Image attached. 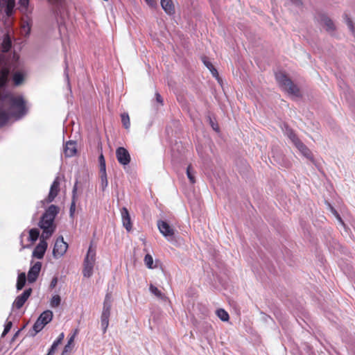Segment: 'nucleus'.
<instances>
[{
    "label": "nucleus",
    "mask_w": 355,
    "mask_h": 355,
    "mask_svg": "<svg viewBox=\"0 0 355 355\" xmlns=\"http://www.w3.org/2000/svg\"><path fill=\"white\" fill-rule=\"evenodd\" d=\"M59 211L58 206L51 205L43 214L39 223V226L42 230V239H49L55 232L56 225L54 220Z\"/></svg>",
    "instance_id": "nucleus-1"
},
{
    "label": "nucleus",
    "mask_w": 355,
    "mask_h": 355,
    "mask_svg": "<svg viewBox=\"0 0 355 355\" xmlns=\"http://www.w3.org/2000/svg\"><path fill=\"white\" fill-rule=\"evenodd\" d=\"M0 105L9 106L14 116L21 117L26 112L25 101L21 96H14L11 93H0Z\"/></svg>",
    "instance_id": "nucleus-2"
},
{
    "label": "nucleus",
    "mask_w": 355,
    "mask_h": 355,
    "mask_svg": "<svg viewBox=\"0 0 355 355\" xmlns=\"http://www.w3.org/2000/svg\"><path fill=\"white\" fill-rule=\"evenodd\" d=\"M275 78L279 86L290 94L299 96L300 91L298 87L288 77L284 72H277Z\"/></svg>",
    "instance_id": "nucleus-3"
},
{
    "label": "nucleus",
    "mask_w": 355,
    "mask_h": 355,
    "mask_svg": "<svg viewBox=\"0 0 355 355\" xmlns=\"http://www.w3.org/2000/svg\"><path fill=\"white\" fill-rule=\"evenodd\" d=\"M111 306V296L110 294H107L104 300L103 311L101 316V323L103 334L106 332L109 326Z\"/></svg>",
    "instance_id": "nucleus-4"
},
{
    "label": "nucleus",
    "mask_w": 355,
    "mask_h": 355,
    "mask_svg": "<svg viewBox=\"0 0 355 355\" xmlns=\"http://www.w3.org/2000/svg\"><path fill=\"white\" fill-rule=\"evenodd\" d=\"M53 313L47 310L41 313L33 325V329L36 333L40 332L46 324L51 321Z\"/></svg>",
    "instance_id": "nucleus-5"
},
{
    "label": "nucleus",
    "mask_w": 355,
    "mask_h": 355,
    "mask_svg": "<svg viewBox=\"0 0 355 355\" xmlns=\"http://www.w3.org/2000/svg\"><path fill=\"white\" fill-rule=\"evenodd\" d=\"M60 178L56 177L50 187L48 196L44 200V203H51L53 202L60 192Z\"/></svg>",
    "instance_id": "nucleus-6"
},
{
    "label": "nucleus",
    "mask_w": 355,
    "mask_h": 355,
    "mask_svg": "<svg viewBox=\"0 0 355 355\" xmlns=\"http://www.w3.org/2000/svg\"><path fill=\"white\" fill-rule=\"evenodd\" d=\"M99 177L101 189L105 191L108 185L105 157H99Z\"/></svg>",
    "instance_id": "nucleus-7"
},
{
    "label": "nucleus",
    "mask_w": 355,
    "mask_h": 355,
    "mask_svg": "<svg viewBox=\"0 0 355 355\" xmlns=\"http://www.w3.org/2000/svg\"><path fill=\"white\" fill-rule=\"evenodd\" d=\"M67 248L68 244L64 241L62 236H60L55 243L53 254L55 257H60L67 252Z\"/></svg>",
    "instance_id": "nucleus-8"
},
{
    "label": "nucleus",
    "mask_w": 355,
    "mask_h": 355,
    "mask_svg": "<svg viewBox=\"0 0 355 355\" xmlns=\"http://www.w3.org/2000/svg\"><path fill=\"white\" fill-rule=\"evenodd\" d=\"M32 293V288L25 290L21 295L17 296L13 302V306L17 309H21Z\"/></svg>",
    "instance_id": "nucleus-9"
},
{
    "label": "nucleus",
    "mask_w": 355,
    "mask_h": 355,
    "mask_svg": "<svg viewBox=\"0 0 355 355\" xmlns=\"http://www.w3.org/2000/svg\"><path fill=\"white\" fill-rule=\"evenodd\" d=\"M42 268V263L40 261L36 262L33 266H32L28 272V282L29 283L35 282Z\"/></svg>",
    "instance_id": "nucleus-10"
},
{
    "label": "nucleus",
    "mask_w": 355,
    "mask_h": 355,
    "mask_svg": "<svg viewBox=\"0 0 355 355\" xmlns=\"http://www.w3.org/2000/svg\"><path fill=\"white\" fill-rule=\"evenodd\" d=\"M157 227L160 233L165 237L173 236L174 235V230L169 225V224L164 221L159 220L157 221Z\"/></svg>",
    "instance_id": "nucleus-11"
},
{
    "label": "nucleus",
    "mask_w": 355,
    "mask_h": 355,
    "mask_svg": "<svg viewBox=\"0 0 355 355\" xmlns=\"http://www.w3.org/2000/svg\"><path fill=\"white\" fill-rule=\"evenodd\" d=\"M46 239H43L41 238L40 242L39 244L35 248L33 252V257H36L37 259H42L44 253L47 248V243L46 241Z\"/></svg>",
    "instance_id": "nucleus-12"
},
{
    "label": "nucleus",
    "mask_w": 355,
    "mask_h": 355,
    "mask_svg": "<svg viewBox=\"0 0 355 355\" xmlns=\"http://www.w3.org/2000/svg\"><path fill=\"white\" fill-rule=\"evenodd\" d=\"M78 143L73 140H69L64 144L63 150L65 155H76L78 153Z\"/></svg>",
    "instance_id": "nucleus-13"
},
{
    "label": "nucleus",
    "mask_w": 355,
    "mask_h": 355,
    "mask_svg": "<svg viewBox=\"0 0 355 355\" xmlns=\"http://www.w3.org/2000/svg\"><path fill=\"white\" fill-rule=\"evenodd\" d=\"M121 214L122 218V223L123 227L128 232H130L132 228L130 216L127 208L123 207L121 209Z\"/></svg>",
    "instance_id": "nucleus-14"
},
{
    "label": "nucleus",
    "mask_w": 355,
    "mask_h": 355,
    "mask_svg": "<svg viewBox=\"0 0 355 355\" xmlns=\"http://www.w3.org/2000/svg\"><path fill=\"white\" fill-rule=\"evenodd\" d=\"M84 262L87 263H92L95 265L96 262V249L93 248L92 243L90 244L87 253L84 259Z\"/></svg>",
    "instance_id": "nucleus-15"
},
{
    "label": "nucleus",
    "mask_w": 355,
    "mask_h": 355,
    "mask_svg": "<svg viewBox=\"0 0 355 355\" xmlns=\"http://www.w3.org/2000/svg\"><path fill=\"white\" fill-rule=\"evenodd\" d=\"M161 6L168 15H171L175 13V6L172 0H161Z\"/></svg>",
    "instance_id": "nucleus-16"
},
{
    "label": "nucleus",
    "mask_w": 355,
    "mask_h": 355,
    "mask_svg": "<svg viewBox=\"0 0 355 355\" xmlns=\"http://www.w3.org/2000/svg\"><path fill=\"white\" fill-rule=\"evenodd\" d=\"M6 108V105H0V127L5 125L10 118L9 112Z\"/></svg>",
    "instance_id": "nucleus-17"
},
{
    "label": "nucleus",
    "mask_w": 355,
    "mask_h": 355,
    "mask_svg": "<svg viewBox=\"0 0 355 355\" xmlns=\"http://www.w3.org/2000/svg\"><path fill=\"white\" fill-rule=\"evenodd\" d=\"M10 73V69L8 67H3L0 71V88L6 86Z\"/></svg>",
    "instance_id": "nucleus-18"
},
{
    "label": "nucleus",
    "mask_w": 355,
    "mask_h": 355,
    "mask_svg": "<svg viewBox=\"0 0 355 355\" xmlns=\"http://www.w3.org/2000/svg\"><path fill=\"white\" fill-rule=\"evenodd\" d=\"M321 24L325 27L327 31H333L335 30V26L331 19L325 15L320 17Z\"/></svg>",
    "instance_id": "nucleus-19"
},
{
    "label": "nucleus",
    "mask_w": 355,
    "mask_h": 355,
    "mask_svg": "<svg viewBox=\"0 0 355 355\" xmlns=\"http://www.w3.org/2000/svg\"><path fill=\"white\" fill-rule=\"evenodd\" d=\"M94 266V265L92 263H87L86 262H83V276L86 277H90L93 274Z\"/></svg>",
    "instance_id": "nucleus-20"
},
{
    "label": "nucleus",
    "mask_w": 355,
    "mask_h": 355,
    "mask_svg": "<svg viewBox=\"0 0 355 355\" xmlns=\"http://www.w3.org/2000/svg\"><path fill=\"white\" fill-rule=\"evenodd\" d=\"M12 81L15 86L21 85L24 81V76L21 72L17 71L12 76Z\"/></svg>",
    "instance_id": "nucleus-21"
},
{
    "label": "nucleus",
    "mask_w": 355,
    "mask_h": 355,
    "mask_svg": "<svg viewBox=\"0 0 355 355\" xmlns=\"http://www.w3.org/2000/svg\"><path fill=\"white\" fill-rule=\"evenodd\" d=\"M26 277L25 272H21L20 274H19L16 285L17 289L18 291H20L24 288L26 284Z\"/></svg>",
    "instance_id": "nucleus-22"
},
{
    "label": "nucleus",
    "mask_w": 355,
    "mask_h": 355,
    "mask_svg": "<svg viewBox=\"0 0 355 355\" xmlns=\"http://www.w3.org/2000/svg\"><path fill=\"white\" fill-rule=\"evenodd\" d=\"M78 334V330L76 329L74 330V332L69 338L67 344L64 346V348L63 350V354L71 351V345L73 344V343L74 341V338Z\"/></svg>",
    "instance_id": "nucleus-23"
},
{
    "label": "nucleus",
    "mask_w": 355,
    "mask_h": 355,
    "mask_svg": "<svg viewBox=\"0 0 355 355\" xmlns=\"http://www.w3.org/2000/svg\"><path fill=\"white\" fill-rule=\"evenodd\" d=\"M6 4V13L9 17L11 16L13 12V9L15 5V0H3Z\"/></svg>",
    "instance_id": "nucleus-24"
},
{
    "label": "nucleus",
    "mask_w": 355,
    "mask_h": 355,
    "mask_svg": "<svg viewBox=\"0 0 355 355\" xmlns=\"http://www.w3.org/2000/svg\"><path fill=\"white\" fill-rule=\"evenodd\" d=\"M64 338V333H61L58 338L53 342L52 344L51 348L49 349L50 354H54L57 347L62 342L63 339Z\"/></svg>",
    "instance_id": "nucleus-25"
},
{
    "label": "nucleus",
    "mask_w": 355,
    "mask_h": 355,
    "mask_svg": "<svg viewBox=\"0 0 355 355\" xmlns=\"http://www.w3.org/2000/svg\"><path fill=\"white\" fill-rule=\"evenodd\" d=\"M150 291L155 295L159 299H164L165 295L164 293H162L161 291H159L156 286H155L153 284H150L149 286Z\"/></svg>",
    "instance_id": "nucleus-26"
},
{
    "label": "nucleus",
    "mask_w": 355,
    "mask_h": 355,
    "mask_svg": "<svg viewBox=\"0 0 355 355\" xmlns=\"http://www.w3.org/2000/svg\"><path fill=\"white\" fill-rule=\"evenodd\" d=\"M121 122L123 124V126L128 130L130 127V116L128 113H123L121 114Z\"/></svg>",
    "instance_id": "nucleus-27"
},
{
    "label": "nucleus",
    "mask_w": 355,
    "mask_h": 355,
    "mask_svg": "<svg viewBox=\"0 0 355 355\" xmlns=\"http://www.w3.org/2000/svg\"><path fill=\"white\" fill-rule=\"evenodd\" d=\"M39 235H40V232L37 229H36V228L31 229L29 231L28 240L31 242L34 243L35 241H36L37 240Z\"/></svg>",
    "instance_id": "nucleus-28"
},
{
    "label": "nucleus",
    "mask_w": 355,
    "mask_h": 355,
    "mask_svg": "<svg viewBox=\"0 0 355 355\" xmlns=\"http://www.w3.org/2000/svg\"><path fill=\"white\" fill-rule=\"evenodd\" d=\"M194 174H195V171H194L191 164H189L187 168V177L191 184H194L196 182V178H195Z\"/></svg>",
    "instance_id": "nucleus-29"
},
{
    "label": "nucleus",
    "mask_w": 355,
    "mask_h": 355,
    "mask_svg": "<svg viewBox=\"0 0 355 355\" xmlns=\"http://www.w3.org/2000/svg\"><path fill=\"white\" fill-rule=\"evenodd\" d=\"M217 316L223 321H228L230 317L228 313L223 309H219L216 311Z\"/></svg>",
    "instance_id": "nucleus-30"
},
{
    "label": "nucleus",
    "mask_w": 355,
    "mask_h": 355,
    "mask_svg": "<svg viewBox=\"0 0 355 355\" xmlns=\"http://www.w3.org/2000/svg\"><path fill=\"white\" fill-rule=\"evenodd\" d=\"M76 184H77V183H76V184L74 185L73 191H72L73 199H72V202H71V204L70 206V214L71 215L73 214L75 209H76V191H77Z\"/></svg>",
    "instance_id": "nucleus-31"
},
{
    "label": "nucleus",
    "mask_w": 355,
    "mask_h": 355,
    "mask_svg": "<svg viewBox=\"0 0 355 355\" xmlns=\"http://www.w3.org/2000/svg\"><path fill=\"white\" fill-rule=\"evenodd\" d=\"M61 302V297L58 295H55L52 297L50 305L52 308H56L58 307Z\"/></svg>",
    "instance_id": "nucleus-32"
},
{
    "label": "nucleus",
    "mask_w": 355,
    "mask_h": 355,
    "mask_svg": "<svg viewBox=\"0 0 355 355\" xmlns=\"http://www.w3.org/2000/svg\"><path fill=\"white\" fill-rule=\"evenodd\" d=\"M144 263L147 268L150 269L154 268L155 266L153 265V257L147 254L144 257Z\"/></svg>",
    "instance_id": "nucleus-33"
},
{
    "label": "nucleus",
    "mask_w": 355,
    "mask_h": 355,
    "mask_svg": "<svg viewBox=\"0 0 355 355\" xmlns=\"http://www.w3.org/2000/svg\"><path fill=\"white\" fill-rule=\"evenodd\" d=\"M203 62L205 65L211 71V72L214 76H218L217 70L214 68L213 64L209 61L207 60V58H203Z\"/></svg>",
    "instance_id": "nucleus-34"
},
{
    "label": "nucleus",
    "mask_w": 355,
    "mask_h": 355,
    "mask_svg": "<svg viewBox=\"0 0 355 355\" xmlns=\"http://www.w3.org/2000/svg\"><path fill=\"white\" fill-rule=\"evenodd\" d=\"M286 134L293 143L297 141L298 138L292 129L287 127Z\"/></svg>",
    "instance_id": "nucleus-35"
},
{
    "label": "nucleus",
    "mask_w": 355,
    "mask_h": 355,
    "mask_svg": "<svg viewBox=\"0 0 355 355\" xmlns=\"http://www.w3.org/2000/svg\"><path fill=\"white\" fill-rule=\"evenodd\" d=\"M294 144H295V146L299 148V150H300V152L304 154V155H306V147L303 144V143H302L300 139H298L297 141H296L295 142H294Z\"/></svg>",
    "instance_id": "nucleus-36"
},
{
    "label": "nucleus",
    "mask_w": 355,
    "mask_h": 355,
    "mask_svg": "<svg viewBox=\"0 0 355 355\" xmlns=\"http://www.w3.org/2000/svg\"><path fill=\"white\" fill-rule=\"evenodd\" d=\"M119 162L122 165H127L130 162V157H117Z\"/></svg>",
    "instance_id": "nucleus-37"
},
{
    "label": "nucleus",
    "mask_w": 355,
    "mask_h": 355,
    "mask_svg": "<svg viewBox=\"0 0 355 355\" xmlns=\"http://www.w3.org/2000/svg\"><path fill=\"white\" fill-rule=\"evenodd\" d=\"M345 19L346 20V23L349 27V28L350 29V31L352 32H354V25H353V22L351 20V19L348 17L347 15H345Z\"/></svg>",
    "instance_id": "nucleus-38"
},
{
    "label": "nucleus",
    "mask_w": 355,
    "mask_h": 355,
    "mask_svg": "<svg viewBox=\"0 0 355 355\" xmlns=\"http://www.w3.org/2000/svg\"><path fill=\"white\" fill-rule=\"evenodd\" d=\"M116 155H129V153L125 148L123 147H119L116 149Z\"/></svg>",
    "instance_id": "nucleus-39"
},
{
    "label": "nucleus",
    "mask_w": 355,
    "mask_h": 355,
    "mask_svg": "<svg viewBox=\"0 0 355 355\" xmlns=\"http://www.w3.org/2000/svg\"><path fill=\"white\" fill-rule=\"evenodd\" d=\"M12 323L11 321L7 322V323L5 325V328L3 331L2 336H5L6 334H7L9 332V331L10 330V329L12 328Z\"/></svg>",
    "instance_id": "nucleus-40"
},
{
    "label": "nucleus",
    "mask_w": 355,
    "mask_h": 355,
    "mask_svg": "<svg viewBox=\"0 0 355 355\" xmlns=\"http://www.w3.org/2000/svg\"><path fill=\"white\" fill-rule=\"evenodd\" d=\"M31 31V27L29 26L28 24L27 23L26 25L24 24L21 27V32L24 34H28Z\"/></svg>",
    "instance_id": "nucleus-41"
},
{
    "label": "nucleus",
    "mask_w": 355,
    "mask_h": 355,
    "mask_svg": "<svg viewBox=\"0 0 355 355\" xmlns=\"http://www.w3.org/2000/svg\"><path fill=\"white\" fill-rule=\"evenodd\" d=\"M58 279L57 277H54L52 279V280H51V282L50 283V285H49V287H50L51 289H53L56 286V285L58 284Z\"/></svg>",
    "instance_id": "nucleus-42"
},
{
    "label": "nucleus",
    "mask_w": 355,
    "mask_h": 355,
    "mask_svg": "<svg viewBox=\"0 0 355 355\" xmlns=\"http://www.w3.org/2000/svg\"><path fill=\"white\" fill-rule=\"evenodd\" d=\"M144 1L151 8H154L156 6V2L155 0H144Z\"/></svg>",
    "instance_id": "nucleus-43"
},
{
    "label": "nucleus",
    "mask_w": 355,
    "mask_h": 355,
    "mask_svg": "<svg viewBox=\"0 0 355 355\" xmlns=\"http://www.w3.org/2000/svg\"><path fill=\"white\" fill-rule=\"evenodd\" d=\"M156 101L160 104H163V98L159 93L155 94Z\"/></svg>",
    "instance_id": "nucleus-44"
},
{
    "label": "nucleus",
    "mask_w": 355,
    "mask_h": 355,
    "mask_svg": "<svg viewBox=\"0 0 355 355\" xmlns=\"http://www.w3.org/2000/svg\"><path fill=\"white\" fill-rule=\"evenodd\" d=\"M29 0H19V4L21 6L27 7L28 5Z\"/></svg>",
    "instance_id": "nucleus-45"
},
{
    "label": "nucleus",
    "mask_w": 355,
    "mask_h": 355,
    "mask_svg": "<svg viewBox=\"0 0 355 355\" xmlns=\"http://www.w3.org/2000/svg\"><path fill=\"white\" fill-rule=\"evenodd\" d=\"M10 46H11V44H10V42L8 41L6 45L3 46V48L5 49V51H8L10 48Z\"/></svg>",
    "instance_id": "nucleus-46"
},
{
    "label": "nucleus",
    "mask_w": 355,
    "mask_h": 355,
    "mask_svg": "<svg viewBox=\"0 0 355 355\" xmlns=\"http://www.w3.org/2000/svg\"><path fill=\"white\" fill-rule=\"evenodd\" d=\"M211 126L214 130L218 131V126L217 124H214V123L211 122Z\"/></svg>",
    "instance_id": "nucleus-47"
},
{
    "label": "nucleus",
    "mask_w": 355,
    "mask_h": 355,
    "mask_svg": "<svg viewBox=\"0 0 355 355\" xmlns=\"http://www.w3.org/2000/svg\"><path fill=\"white\" fill-rule=\"evenodd\" d=\"M49 1L53 2V3H58L60 0H49Z\"/></svg>",
    "instance_id": "nucleus-48"
},
{
    "label": "nucleus",
    "mask_w": 355,
    "mask_h": 355,
    "mask_svg": "<svg viewBox=\"0 0 355 355\" xmlns=\"http://www.w3.org/2000/svg\"><path fill=\"white\" fill-rule=\"evenodd\" d=\"M53 354H50V352L49 351L48 354L46 355H53Z\"/></svg>",
    "instance_id": "nucleus-49"
}]
</instances>
